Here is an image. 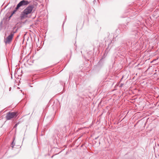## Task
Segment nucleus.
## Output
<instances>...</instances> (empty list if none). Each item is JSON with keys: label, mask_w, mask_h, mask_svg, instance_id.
<instances>
[{"label": "nucleus", "mask_w": 159, "mask_h": 159, "mask_svg": "<svg viewBox=\"0 0 159 159\" xmlns=\"http://www.w3.org/2000/svg\"><path fill=\"white\" fill-rule=\"evenodd\" d=\"M30 3V2L25 0H23L17 5L16 6V9H18L19 7L21 6L27 5Z\"/></svg>", "instance_id": "nucleus-3"}, {"label": "nucleus", "mask_w": 159, "mask_h": 159, "mask_svg": "<svg viewBox=\"0 0 159 159\" xmlns=\"http://www.w3.org/2000/svg\"><path fill=\"white\" fill-rule=\"evenodd\" d=\"M17 9H16H16L14 10L12 12V13H11V16H10V18L13 15V14L15 13V12L17 10Z\"/></svg>", "instance_id": "nucleus-5"}, {"label": "nucleus", "mask_w": 159, "mask_h": 159, "mask_svg": "<svg viewBox=\"0 0 159 159\" xmlns=\"http://www.w3.org/2000/svg\"><path fill=\"white\" fill-rule=\"evenodd\" d=\"M18 125V123L16 124L14 126V127H16Z\"/></svg>", "instance_id": "nucleus-7"}, {"label": "nucleus", "mask_w": 159, "mask_h": 159, "mask_svg": "<svg viewBox=\"0 0 159 159\" xmlns=\"http://www.w3.org/2000/svg\"><path fill=\"white\" fill-rule=\"evenodd\" d=\"M12 145H13L12 147H13V146L15 145V143H14V141H13L12 143Z\"/></svg>", "instance_id": "nucleus-6"}, {"label": "nucleus", "mask_w": 159, "mask_h": 159, "mask_svg": "<svg viewBox=\"0 0 159 159\" xmlns=\"http://www.w3.org/2000/svg\"><path fill=\"white\" fill-rule=\"evenodd\" d=\"M14 32H11L10 34L6 38H5L4 42L6 45L9 44L12 41L14 35Z\"/></svg>", "instance_id": "nucleus-2"}, {"label": "nucleus", "mask_w": 159, "mask_h": 159, "mask_svg": "<svg viewBox=\"0 0 159 159\" xmlns=\"http://www.w3.org/2000/svg\"><path fill=\"white\" fill-rule=\"evenodd\" d=\"M16 112H9L7 114L6 118L7 120H10L15 116H16Z\"/></svg>", "instance_id": "nucleus-4"}, {"label": "nucleus", "mask_w": 159, "mask_h": 159, "mask_svg": "<svg viewBox=\"0 0 159 159\" xmlns=\"http://www.w3.org/2000/svg\"><path fill=\"white\" fill-rule=\"evenodd\" d=\"M34 8L33 5H30L27 7L22 12L20 17L22 19L26 18L28 14L31 13Z\"/></svg>", "instance_id": "nucleus-1"}]
</instances>
